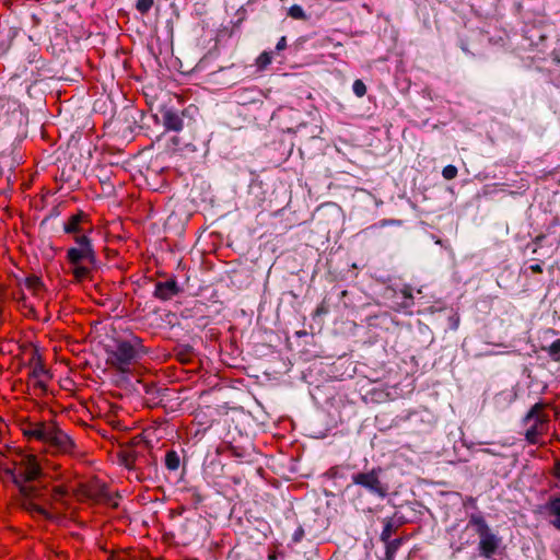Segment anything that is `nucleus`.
<instances>
[{
  "label": "nucleus",
  "instance_id": "20",
  "mask_svg": "<svg viewBox=\"0 0 560 560\" xmlns=\"http://www.w3.org/2000/svg\"><path fill=\"white\" fill-rule=\"evenodd\" d=\"M541 350L547 352L552 361L560 362V339H556L547 347H541Z\"/></svg>",
  "mask_w": 560,
  "mask_h": 560
},
{
  "label": "nucleus",
  "instance_id": "8",
  "mask_svg": "<svg viewBox=\"0 0 560 560\" xmlns=\"http://www.w3.org/2000/svg\"><path fill=\"white\" fill-rule=\"evenodd\" d=\"M147 446L143 440L139 436L133 438L128 444L121 446L118 452L119 464L125 466L128 470H138L140 464L148 463L144 454Z\"/></svg>",
  "mask_w": 560,
  "mask_h": 560
},
{
  "label": "nucleus",
  "instance_id": "17",
  "mask_svg": "<svg viewBox=\"0 0 560 560\" xmlns=\"http://www.w3.org/2000/svg\"><path fill=\"white\" fill-rule=\"evenodd\" d=\"M398 529V524L395 523L393 517L383 518V529L380 535L381 541L392 539L393 534Z\"/></svg>",
  "mask_w": 560,
  "mask_h": 560
},
{
  "label": "nucleus",
  "instance_id": "26",
  "mask_svg": "<svg viewBox=\"0 0 560 560\" xmlns=\"http://www.w3.org/2000/svg\"><path fill=\"white\" fill-rule=\"evenodd\" d=\"M48 371L45 369L44 364L42 362H38L34 369L30 372L31 378H40L43 375H47Z\"/></svg>",
  "mask_w": 560,
  "mask_h": 560
},
{
  "label": "nucleus",
  "instance_id": "31",
  "mask_svg": "<svg viewBox=\"0 0 560 560\" xmlns=\"http://www.w3.org/2000/svg\"><path fill=\"white\" fill-rule=\"evenodd\" d=\"M40 59L39 49L33 47V49L27 54V60L30 63H34Z\"/></svg>",
  "mask_w": 560,
  "mask_h": 560
},
{
  "label": "nucleus",
  "instance_id": "30",
  "mask_svg": "<svg viewBox=\"0 0 560 560\" xmlns=\"http://www.w3.org/2000/svg\"><path fill=\"white\" fill-rule=\"evenodd\" d=\"M271 54L264 51L257 59L259 67H266L271 63Z\"/></svg>",
  "mask_w": 560,
  "mask_h": 560
},
{
  "label": "nucleus",
  "instance_id": "14",
  "mask_svg": "<svg viewBox=\"0 0 560 560\" xmlns=\"http://www.w3.org/2000/svg\"><path fill=\"white\" fill-rule=\"evenodd\" d=\"M43 495L47 499H35V503L40 504L44 509L45 505L51 506L54 502L61 501L65 497L68 495V489L63 486L49 488L48 485L44 483V492Z\"/></svg>",
  "mask_w": 560,
  "mask_h": 560
},
{
  "label": "nucleus",
  "instance_id": "12",
  "mask_svg": "<svg viewBox=\"0 0 560 560\" xmlns=\"http://www.w3.org/2000/svg\"><path fill=\"white\" fill-rule=\"evenodd\" d=\"M160 114L165 130L178 132L184 128L185 110L163 106Z\"/></svg>",
  "mask_w": 560,
  "mask_h": 560
},
{
  "label": "nucleus",
  "instance_id": "7",
  "mask_svg": "<svg viewBox=\"0 0 560 560\" xmlns=\"http://www.w3.org/2000/svg\"><path fill=\"white\" fill-rule=\"evenodd\" d=\"M384 469L381 466L372 467L370 470L358 471L351 475V483L361 487L368 493L378 498H385L388 487L382 481Z\"/></svg>",
  "mask_w": 560,
  "mask_h": 560
},
{
  "label": "nucleus",
  "instance_id": "3",
  "mask_svg": "<svg viewBox=\"0 0 560 560\" xmlns=\"http://www.w3.org/2000/svg\"><path fill=\"white\" fill-rule=\"evenodd\" d=\"M105 351L107 363L122 373H126L131 364L148 352L142 345V339L133 334L126 339H114L112 345L106 346Z\"/></svg>",
  "mask_w": 560,
  "mask_h": 560
},
{
  "label": "nucleus",
  "instance_id": "22",
  "mask_svg": "<svg viewBox=\"0 0 560 560\" xmlns=\"http://www.w3.org/2000/svg\"><path fill=\"white\" fill-rule=\"evenodd\" d=\"M288 15L294 20H303L307 19V15L303 8L299 4H293L289 8Z\"/></svg>",
  "mask_w": 560,
  "mask_h": 560
},
{
  "label": "nucleus",
  "instance_id": "1",
  "mask_svg": "<svg viewBox=\"0 0 560 560\" xmlns=\"http://www.w3.org/2000/svg\"><path fill=\"white\" fill-rule=\"evenodd\" d=\"M16 455L21 457L19 463V475H21V508L44 516L47 520L51 518V514L44 509L40 504L35 503V499H47L43 495L44 481L43 469L37 462L35 455L24 454L22 450H15ZM18 465V463H14Z\"/></svg>",
  "mask_w": 560,
  "mask_h": 560
},
{
  "label": "nucleus",
  "instance_id": "2",
  "mask_svg": "<svg viewBox=\"0 0 560 560\" xmlns=\"http://www.w3.org/2000/svg\"><path fill=\"white\" fill-rule=\"evenodd\" d=\"M21 431L27 440L39 441L57 453L73 454L77 450L73 439L54 421H25Z\"/></svg>",
  "mask_w": 560,
  "mask_h": 560
},
{
  "label": "nucleus",
  "instance_id": "28",
  "mask_svg": "<svg viewBox=\"0 0 560 560\" xmlns=\"http://www.w3.org/2000/svg\"><path fill=\"white\" fill-rule=\"evenodd\" d=\"M25 284L28 289L37 290L43 285L42 280L37 276H30L25 280Z\"/></svg>",
  "mask_w": 560,
  "mask_h": 560
},
{
  "label": "nucleus",
  "instance_id": "13",
  "mask_svg": "<svg viewBox=\"0 0 560 560\" xmlns=\"http://www.w3.org/2000/svg\"><path fill=\"white\" fill-rule=\"evenodd\" d=\"M180 292L177 281L174 278L155 283L153 295L162 301H168Z\"/></svg>",
  "mask_w": 560,
  "mask_h": 560
},
{
  "label": "nucleus",
  "instance_id": "32",
  "mask_svg": "<svg viewBox=\"0 0 560 560\" xmlns=\"http://www.w3.org/2000/svg\"><path fill=\"white\" fill-rule=\"evenodd\" d=\"M287 47V38L282 36L276 45V50L279 52Z\"/></svg>",
  "mask_w": 560,
  "mask_h": 560
},
{
  "label": "nucleus",
  "instance_id": "34",
  "mask_svg": "<svg viewBox=\"0 0 560 560\" xmlns=\"http://www.w3.org/2000/svg\"><path fill=\"white\" fill-rule=\"evenodd\" d=\"M35 386L39 387L43 390H46V384L40 378L35 380Z\"/></svg>",
  "mask_w": 560,
  "mask_h": 560
},
{
  "label": "nucleus",
  "instance_id": "33",
  "mask_svg": "<svg viewBox=\"0 0 560 560\" xmlns=\"http://www.w3.org/2000/svg\"><path fill=\"white\" fill-rule=\"evenodd\" d=\"M529 269L532 270V272L534 273H541L542 272V266L541 264H534V265H530L529 266Z\"/></svg>",
  "mask_w": 560,
  "mask_h": 560
},
{
  "label": "nucleus",
  "instance_id": "4",
  "mask_svg": "<svg viewBox=\"0 0 560 560\" xmlns=\"http://www.w3.org/2000/svg\"><path fill=\"white\" fill-rule=\"evenodd\" d=\"M75 246L68 248L67 260L73 267L72 275L78 281L88 278L91 270L97 269L101 262L89 235H77Z\"/></svg>",
  "mask_w": 560,
  "mask_h": 560
},
{
  "label": "nucleus",
  "instance_id": "27",
  "mask_svg": "<svg viewBox=\"0 0 560 560\" xmlns=\"http://www.w3.org/2000/svg\"><path fill=\"white\" fill-rule=\"evenodd\" d=\"M457 167L453 164H448L444 166L442 170V176L447 180L455 178L457 176Z\"/></svg>",
  "mask_w": 560,
  "mask_h": 560
},
{
  "label": "nucleus",
  "instance_id": "15",
  "mask_svg": "<svg viewBox=\"0 0 560 560\" xmlns=\"http://www.w3.org/2000/svg\"><path fill=\"white\" fill-rule=\"evenodd\" d=\"M542 510L550 517L549 523L560 530V494L551 495L542 506Z\"/></svg>",
  "mask_w": 560,
  "mask_h": 560
},
{
  "label": "nucleus",
  "instance_id": "11",
  "mask_svg": "<svg viewBox=\"0 0 560 560\" xmlns=\"http://www.w3.org/2000/svg\"><path fill=\"white\" fill-rule=\"evenodd\" d=\"M62 230L66 234L72 235H89L93 231L90 222L89 214L82 210H78L71 214L62 224Z\"/></svg>",
  "mask_w": 560,
  "mask_h": 560
},
{
  "label": "nucleus",
  "instance_id": "19",
  "mask_svg": "<svg viewBox=\"0 0 560 560\" xmlns=\"http://www.w3.org/2000/svg\"><path fill=\"white\" fill-rule=\"evenodd\" d=\"M180 465V458L176 451H167L165 454V467L171 470L175 471L179 468Z\"/></svg>",
  "mask_w": 560,
  "mask_h": 560
},
{
  "label": "nucleus",
  "instance_id": "18",
  "mask_svg": "<svg viewBox=\"0 0 560 560\" xmlns=\"http://www.w3.org/2000/svg\"><path fill=\"white\" fill-rule=\"evenodd\" d=\"M383 542L385 544V556L381 560H394L398 549L404 542V538H395Z\"/></svg>",
  "mask_w": 560,
  "mask_h": 560
},
{
  "label": "nucleus",
  "instance_id": "5",
  "mask_svg": "<svg viewBox=\"0 0 560 560\" xmlns=\"http://www.w3.org/2000/svg\"><path fill=\"white\" fill-rule=\"evenodd\" d=\"M467 528H472L479 538L478 555L486 560H492L499 553L503 538L490 527L481 513L469 515Z\"/></svg>",
  "mask_w": 560,
  "mask_h": 560
},
{
  "label": "nucleus",
  "instance_id": "24",
  "mask_svg": "<svg viewBox=\"0 0 560 560\" xmlns=\"http://www.w3.org/2000/svg\"><path fill=\"white\" fill-rule=\"evenodd\" d=\"M352 91L357 97H363L366 94V85L362 80L357 79L352 84Z\"/></svg>",
  "mask_w": 560,
  "mask_h": 560
},
{
  "label": "nucleus",
  "instance_id": "36",
  "mask_svg": "<svg viewBox=\"0 0 560 560\" xmlns=\"http://www.w3.org/2000/svg\"><path fill=\"white\" fill-rule=\"evenodd\" d=\"M201 501H202L201 495H200V494H198V493H197V494H195V502H196V503H199V502H201Z\"/></svg>",
  "mask_w": 560,
  "mask_h": 560
},
{
  "label": "nucleus",
  "instance_id": "9",
  "mask_svg": "<svg viewBox=\"0 0 560 560\" xmlns=\"http://www.w3.org/2000/svg\"><path fill=\"white\" fill-rule=\"evenodd\" d=\"M546 404L542 401L536 402L526 413L523 421L528 425L526 430V440L535 444L537 443V438L541 434L544 427L548 422V415L544 412Z\"/></svg>",
  "mask_w": 560,
  "mask_h": 560
},
{
  "label": "nucleus",
  "instance_id": "38",
  "mask_svg": "<svg viewBox=\"0 0 560 560\" xmlns=\"http://www.w3.org/2000/svg\"><path fill=\"white\" fill-rule=\"evenodd\" d=\"M553 60H555L557 63H560V58H559V57L553 58Z\"/></svg>",
  "mask_w": 560,
  "mask_h": 560
},
{
  "label": "nucleus",
  "instance_id": "10",
  "mask_svg": "<svg viewBox=\"0 0 560 560\" xmlns=\"http://www.w3.org/2000/svg\"><path fill=\"white\" fill-rule=\"evenodd\" d=\"M205 520L195 514L192 517H186L177 527L176 536L178 544L189 546L196 542L205 533Z\"/></svg>",
  "mask_w": 560,
  "mask_h": 560
},
{
  "label": "nucleus",
  "instance_id": "29",
  "mask_svg": "<svg viewBox=\"0 0 560 560\" xmlns=\"http://www.w3.org/2000/svg\"><path fill=\"white\" fill-rule=\"evenodd\" d=\"M304 536H305V529H304V527L302 525H299L298 528L292 534V541L294 544H299V542L302 541Z\"/></svg>",
  "mask_w": 560,
  "mask_h": 560
},
{
  "label": "nucleus",
  "instance_id": "16",
  "mask_svg": "<svg viewBox=\"0 0 560 560\" xmlns=\"http://www.w3.org/2000/svg\"><path fill=\"white\" fill-rule=\"evenodd\" d=\"M0 478L5 481H11L19 489V494L21 495V485L20 480H22L21 475H19L15 468L8 467L0 463Z\"/></svg>",
  "mask_w": 560,
  "mask_h": 560
},
{
  "label": "nucleus",
  "instance_id": "6",
  "mask_svg": "<svg viewBox=\"0 0 560 560\" xmlns=\"http://www.w3.org/2000/svg\"><path fill=\"white\" fill-rule=\"evenodd\" d=\"M393 422L395 427L404 429L409 434H425L435 427V418L428 409L398 415Z\"/></svg>",
  "mask_w": 560,
  "mask_h": 560
},
{
  "label": "nucleus",
  "instance_id": "21",
  "mask_svg": "<svg viewBox=\"0 0 560 560\" xmlns=\"http://www.w3.org/2000/svg\"><path fill=\"white\" fill-rule=\"evenodd\" d=\"M143 389H144V393L147 395L152 396L153 399H158V398L162 397L163 393L167 390L166 388L162 389V388L158 387L153 383L143 384Z\"/></svg>",
  "mask_w": 560,
  "mask_h": 560
},
{
  "label": "nucleus",
  "instance_id": "23",
  "mask_svg": "<svg viewBox=\"0 0 560 560\" xmlns=\"http://www.w3.org/2000/svg\"><path fill=\"white\" fill-rule=\"evenodd\" d=\"M94 498L97 500L110 503L112 497L110 493L105 485H102L100 489L93 494Z\"/></svg>",
  "mask_w": 560,
  "mask_h": 560
},
{
  "label": "nucleus",
  "instance_id": "25",
  "mask_svg": "<svg viewBox=\"0 0 560 560\" xmlns=\"http://www.w3.org/2000/svg\"><path fill=\"white\" fill-rule=\"evenodd\" d=\"M154 0H138L136 3V9L141 14H147L153 7Z\"/></svg>",
  "mask_w": 560,
  "mask_h": 560
},
{
  "label": "nucleus",
  "instance_id": "37",
  "mask_svg": "<svg viewBox=\"0 0 560 560\" xmlns=\"http://www.w3.org/2000/svg\"><path fill=\"white\" fill-rule=\"evenodd\" d=\"M544 238V236H537L536 242H540Z\"/></svg>",
  "mask_w": 560,
  "mask_h": 560
},
{
  "label": "nucleus",
  "instance_id": "35",
  "mask_svg": "<svg viewBox=\"0 0 560 560\" xmlns=\"http://www.w3.org/2000/svg\"><path fill=\"white\" fill-rule=\"evenodd\" d=\"M556 476L560 479V460L556 463Z\"/></svg>",
  "mask_w": 560,
  "mask_h": 560
}]
</instances>
